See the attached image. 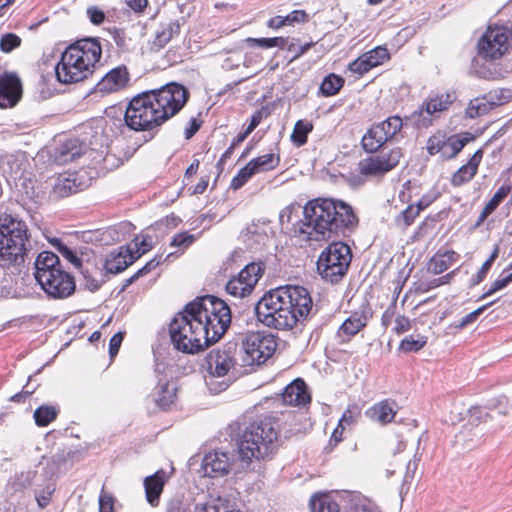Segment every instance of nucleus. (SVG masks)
I'll list each match as a JSON object with an SVG mask.
<instances>
[{"label": "nucleus", "mask_w": 512, "mask_h": 512, "mask_svg": "<svg viewBox=\"0 0 512 512\" xmlns=\"http://www.w3.org/2000/svg\"><path fill=\"white\" fill-rule=\"evenodd\" d=\"M313 45V42H308L305 43L304 45H299L297 43L291 42L288 43L287 50L294 54L292 60H295L302 56L304 53H306Z\"/></svg>", "instance_id": "052dcab7"}, {"label": "nucleus", "mask_w": 512, "mask_h": 512, "mask_svg": "<svg viewBox=\"0 0 512 512\" xmlns=\"http://www.w3.org/2000/svg\"><path fill=\"white\" fill-rule=\"evenodd\" d=\"M449 141V144L451 145V149L454 153V156H456L466 145L468 138L466 137H460L458 135H453L451 137L447 138Z\"/></svg>", "instance_id": "0e129e2a"}, {"label": "nucleus", "mask_w": 512, "mask_h": 512, "mask_svg": "<svg viewBox=\"0 0 512 512\" xmlns=\"http://www.w3.org/2000/svg\"><path fill=\"white\" fill-rule=\"evenodd\" d=\"M369 315L360 310L352 313L339 327L336 337L341 344L348 343L357 333L366 327Z\"/></svg>", "instance_id": "6ab92c4d"}, {"label": "nucleus", "mask_w": 512, "mask_h": 512, "mask_svg": "<svg viewBox=\"0 0 512 512\" xmlns=\"http://www.w3.org/2000/svg\"><path fill=\"white\" fill-rule=\"evenodd\" d=\"M494 303L491 302V303H488V304H485L479 308H477L476 310L468 313L467 315H465L460 324L458 325L459 328H463L465 326H467L468 324H471L473 323L474 321H476V319L489 307L491 306L492 304Z\"/></svg>", "instance_id": "13d9d810"}, {"label": "nucleus", "mask_w": 512, "mask_h": 512, "mask_svg": "<svg viewBox=\"0 0 512 512\" xmlns=\"http://www.w3.org/2000/svg\"><path fill=\"white\" fill-rule=\"evenodd\" d=\"M124 335L121 332H118L112 336L109 342V354L110 357L113 358L117 355L119 348L121 346V343L123 341Z\"/></svg>", "instance_id": "69168bd1"}, {"label": "nucleus", "mask_w": 512, "mask_h": 512, "mask_svg": "<svg viewBox=\"0 0 512 512\" xmlns=\"http://www.w3.org/2000/svg\"><path fill=\"white\" fill-rule=\"evenodd\" d=\"M377 124L373 125L362 137V147L365 151L373 153L382 147L386 137Z\"/></svg>", "instance_id": "2f4dec72"}, {"label": "nucleus", "mask_w": 512, "mask_h": 512, "mask_svg": "<svg viewBox=\"0 0 512 512\" xmlns=\"http://www.w3.org/2000/svg\"><path fill=\"white\" fill-rule=\"evenodd\" d=\"M482 159V151L477 150L469 159L467 164L461 166L452 176L451 183L453 186H461L469 182L477 172L478 166Z\"/></svg>", "instance_id": "bb28decb"}, {"label": "nucleus", "mask_w": 512, "mask_h": 512, "mask_svg": "<svg viewBox=\"0 0 512 512\" xmlns=\"http://www.w3.org/2000/svg\"><path fill=\"white\" fill-rule=\"evenodd\" d=\"M403 153L400 148H394L388 153H380L361 160L359 172L365 176H380L394 169L400 162Z\"/></svg>", "instance_id": "ddd939ff"}, {"label": "nucleus", "mask_w": 512, "mask_h": 512, "mask_svg": "<svg viewBox=\"0 0 512 512\" xmlns=\"http://www.w3.org/2000/svg\"><path fill=\"white\" fill-rule=\"evenodd\" d=\"M511 282H512V272L505 277L495 280L491 284L490 288L481 296L480 299H484V298L496 293L497 291L504 289Z\"/></svg>", "instance_id": "864d4df0"}, {"label": "nucleus", "mask_w": 512, "mask_h": 512, "mask_svg": "<svg viewBox=\"0 0 512 512\" xmlns=\"http://www.w3.org/2000/svg\"><path fill=\"white\" fill-rule=\"evenodd\" d=\"M278 431L269 419L250 424L238 441V455L242 463L249 465L253 459L270 457L277 449Z\"/></svg>", "instance_id": "0eeeda50"}, {"label": "nucleus", "mask_w": 512, "mask_h": 512, "mask_svg": "<svg viewBox=\"0 0 512 512\" xmlns=\"http://www.w3.org/2000/svg\"><path fill=\"white\" fill-rule=\"evenodd\" d=\"M21 45V38L14 33H6L0 38V49L4 53H10Z\"/></svg>", "instance_id": "de8ad7c7"}, {"label": "nucleus", "mask_w": 512, "mask_h": 512, "mask_svg": "<svg viewBox=\"0 0 512 512\" xmlns=\"http://www.w3.org/2000/svg\"><path fill=\"white\" fill-rule=\"evenodd\" d=\"M114 502L112 495L102 490L99 496V512H115Z\"/></svg>", "instance_id": "4d7b16f0"}, {"label": "nucleus", "mask_w": 512, "mask_h": 512, "mask_svg": "<svg viewBox=\"0 0 512 512\" xmlns=\"http://www.w3.org/2000/svg\"><path fill=\"white\" fill-rule=\"evenodd\" d=\"M364 55L366 56L368 62H370L373 68L383 64L386 60L390 58L388 50L381 46H378L364 53Z\"/></svg>", "instance_id": "c03bdc74"}, {"label": "nucleus", "mask_w": 512, "mask_h": 512, "mask_svg": "<svg viewBox=\"0 0 512 512\" xmlns=\"http://www.w3.org/2000/svg\"><path fill=\"white\" fill-rule=\"evenodd\" d=\"M35 476L36 472L33 470L22 471L16 474L8 481L6 493L13 495L17 492H22L32 484Z\"/></svg>", "instance_id": "473e14b6"}, {"label": "nucleus", "mask_w": 512, "mask_h": 512, "mask_svg": "<svg viewBox=\"0 0 512 512\" xmlns=\"http://www.w3.org/2000/svg\"><path fill=\"white\" fill-rule=\"evenodd\" d=\"M350 247L343 242H333L320 254L317 270L321 277L331 283L338 282L351 263Z\"/></svg>", "instance_id": "9d476101"}, {"label": "nucleus", "mask_w": 512, "mask_h": 512, "mask_svg": "<svg viewBox=\"0 0 512 512\" xmlns=\"http://www.w3.org/2000/svg\"><path fill=\"white\" fill-rule=\"evenodd\" d=\"M85 151V145L77 138L68 139L56 150L55 159L60 164L74 161Z\"/></svg>", "instance_id": "a878e982"}, {"label": "nucleus", "mask_w": 512, "mask_h": 512, "mask_svg": "<svg viewBox=\"0 0 512 512\" xmlns=\"http://www.w3.org/2000/svg\"><path fill=\"white\" fill-rule=\"evenodd\" d=\"M372 68V65L368 62L364 54L349 64V70L359 75H363Z\"/></svg>", "instance_id": "603ef678"}, {"label": "nucleus", "mask_w": 512, "mask_h": 512, "mask_svg": "<svg viewBox=\"0 0 512 512\" xmlns=\"http://www.w3.org/2000/svg\"><path fill=\"white\" fill-rule=\"evenodd\" d=\"M22 85L19 77L12 73L0 76V107H13L20 100Z\"/></svg>", "instance_id": "dca6fc26"}, {"label": "nucleus", "mask_w": 512, "mask_h": 512, "mask_svg": "<svg viewBox=\"0 0 512 512\" xmlns=\"http://www.w3.org/2000/svg\"><path fill=\"white\" fill-rule=\"evenodd\" d=\"M208 375L205 383L212 394H218L228 387L241 375L244 367L239 362V345L228 342L212 349L206 358Z\"/></svg>", "instance_id": "423d86ee"}, {"label": "nucleus", "mask_w": 512, "mask_h": 512, "mask_svg": "<svg viewBox=\"0 0 512 512\" xmlns=\"http://www.w3.org/2000/svg\"><path fill=\"white\" fill-rule=\"evenodd\" d=\"M52 190L50 197L58 200L70 196L80 190L79 185L76 183L74 173H64L52 179Z\"/></svg>", "instance_id": "412c9836"}, {"label": "nucleus", "mask_w": 512, "mask_h": 512, "mask_svg": "<svg viewBox=\"0 0 512 512\" xmlns=\"http://www.w3.org/2000/svg\"><path fill=\"white\" fill-rule=\"evenodd\" d=\"M509 188L502 186L500 187L493 197L489 200V202L485 205L482 212L479 215L478 221L476 222V226L481 225L485 219L494 212V210L499 206V204L504 200V198L508 195Z\"/></svg>", "instance_id": "c9c22d12"}, {"label": "nucleus", "mask_w": 512, "mask_h": 512, "mask_svg": "<svg viewBox=\"0 0 512 512\" xmlns=\"http://www.w3.org/2000/svg\"><path fill=\"white\" fill-rule=\"evenodd\" d=\"M263 273L264 267L261 263H250L228 281L226 291L234 297H246L254 290Z\"/></svg>", "instance_id": "f8f14e48"}, {"label": "nucleus", "mask_w": 512, "mask_h": 512, "mask_svg": "<svg viewBox=\"0 0 512 512\" xmlns=\"http://www.w3.org/2000/svg\"><path fill=\"white\" fill-rule=\"evenodd\" d=\"M20 170V164L14 155L0 156V171L4 177H16Z\"/></svg>", "instance_id": "58836bf2"}, {"label": "nucleus", "mask_w": 512, "mask_h": 512, "mask_svg": "<svg viewBox=\"0 0 512 512\" xmlns=\"http://www.w3.org/2000/svg\"><path fill=\"white\" fill-rule=\"evenodd\" d=\"M445 136L441 134L433 135L428 139L427 151L430 155L440 154L442 151V145L445 141Z\"/></svg>", "instance_id": "5fc2aeb1"}, {"label": "nucleus", "mask_w": 512, "mask_h": 512, "mask_svg": "<svg viewBox=\"0 0 512 512\" xmlns=\"http://www.w3.org/2000/svg\"><path fill=\"white\" fill-rule=\"evenodd\" d=\"M307 19L308 15L304 10H294L285 16V20L287 21L288 25L293 23L306 22Z\"/></svg>", "instance_id": "338daca9"}, {"label": "nucleus", "mask_w": 512, "mask_h": 512, "mask_svg": "<svg viewBox=\"0 0 512 512\" xmlns=\"http://www.w3.org/2000/svg\"><path fill=\"white\" fill-rule=\"evenodd\" d=\"M419 215V209L413 205L408 206L401 214L397 217L396 222L398 225L409 226L414 219Z\"/></svg>", "instance_id": "3c124183"}, {"label": "nucleus", "mask_w": 512, "mask_h": 512, "mask_svg": "<svg viewBox=\"0 0 512 512\" xmlns=\"http://www.w3.org/2000/svg\"><path fill=\"white\" fill-rule=\"evenodd\" d=\"M202 466L206 476L220 477L229 472L232 462L227 453L213 451L205 455Z\"/></svg>", "instance_id": "aec40b11"}, {"label": "nucleus", "mask_w": 512, "mask_h": 512, "mask_svg": "<svg viewBox=\"0 0 512 512\" xmlns=\"http://www.w3.org/2000/svg\"><path fill=\"white\" fill-rule=\"evenodd\" d=\"M255 174H257V172L248 162L232 179L231 188L234 190L240 189Z\"/></svg>", "instance_id": "a18cd8bd"}, {"label": "nucleus", "mask_w": 512, "mask_h": 512, "mask_svg": "<svg viewBox=\"0 0 512 512\" xmlns=\"http://www.w3.org/2000/svg\"><path fill=\"white\" fill-rule=\"evenodd\" d=\"M58 249L64 258H66L70 263H72L76 268L80 270L87 281V286L91 290H97L100 287V282L94 278V272H96V268L92 267L88 258H84V253H82L79 257L74 251L63 244H61Z\"/></svg>", "instance_id": "f3484780"}, {"label": "nucleus", "mask_w": 512, "mask_h": 512, "mask_svg": "<svg viewBox=\"0 0 512 512\" xmlns=\"http://www.w3.org/2000/svg\"><path fill=\"white\" fill-rule=\"evenodd\" d=\"M449 141V144L451 145V149L454 153V156H456L466 145L468 138L466 137H460L458 135H453L451 137L447 138Z\"/></svg>", "instance_id": "e2e57ef3"}, {"label": "nucleus", "mask_w": 512, "mask_h": 512, "mask_svg": "<svg viewBox=\"0 0 512 512\" xmlns=\"http://www.w3.org/2000/svg\"><path fill=\"white\" fill-rule=\"evenodd\" d=\"M277 342L275 336L267 332H249L239 345V362L244 371L265 363L275 352Z\"/></svg>", "instance_id": "1a4fd4ad"}, {"label": "nucleus", "mask_w": 512, "mask_h": 512, "mask_svg": "<svg viewBox=\"0 0 512 512\" xmlns=\"http://www.w3.org/2000/svg\"><path fill=\"white\" fill-rule=\"evenodd\" d=\"M151 241L152 239L148 235H141L134 238L130 247L133 249L136 259L152 248Z\"/></svg>", "instance_id": "49530a36"}, {"label": "nucleus", "mask_w": 512, "mask_h": 512, "mask_svg": "<svg viewBox=\"0 0 512 512\" xmlns=\"http://www.w3.org/2000/svg\"><path fill=\"white\" fill-rule=\"evenodd\" d=\"M87 16L94 25H100L105 20V13L96 6L87 8Z\"/></svg>", "instance_id": "680f3d73"}, {"label": "nucleus", "mask_w": 512, "mask_h": 512, "mask_svg": "<svg viewBox=\"0 0 512 512\" xmlns=\"http://www.w3.org/2000/svg\"><path fill=\"white\" fill-rule=\"evenodd\" d=\"M195 241V236L188 232H182L175 235L171 241V246L180 250L187 249Z\"/></svg>", "instance_id": "8fccbe9b"}, {"label": "nucleus", "mask_w": 512, "mask_h": 512, "mask_svg": "<svg viewBox=\"0 0 512 512\" xmlns=\"http://www.w3.org/2000/svg\"><path fill=\"white\" fill-rule=\"evenodd\" d=\"M377 125L381 130H383L382 132L388 141L401 130L403 122L399 116H392L378 123Z\"/></svg>", "instance_id": "ea45409f"}, {"label": "nucleus", "mask_w": 512, "mask_h": 512, "mask_svg": "<svg viewBox=\"0 0 512 512\" xmlns=\"http://www.w3.org/2000/svg\"><path fill=\"white\" fill-rule=\"evenodd\" d=\"M137 260L134 256L133 249L128 246L127 248L121 247L117 254L113 252L105 262V268L109 273L117 274L125 270L129 265Z\"/></svg>", "instance_id": "b1692460"}, {"label": "nucleus", "mask_w": 512, "mask_h": 512, "mask_svg": "<svg viewBox=\"0 0 512 512\" xmlns=\"http://www.w3.org/2000/svg\"><path fill=\"white\" fill-rule=\"evenodd\" d=\"M177 388L173 383H163L155 389L152 394L155 404L162 408L167 409L176 399Z\"/></svg>", "instance_id": "7c9ffc66"}, {"label": "nucleus", "mask_w": 512, "mask_h": 512, "mask_svg": "<svg viewBox=\"0 0 512 512\" xmlns=\"http://www.w3.org/2000/svg\"><path fill=\"white\" fill-rule=\"evenodd\" d=\"M41 289L51 298L64 299L72 295L76 284L74 277L63 268L49 274L46 278H41L38 282Z\"/></svg>", "instance_id": "4468645a"}, {"label": "nucleus", "mask_w": 512, "mask_h": 512, "mask_svg": "<svg viewBox=\"0 0 512 512\" xmlns=\"http://www.w3.org/2000/svg\"><path fill=\"white\" fill-rule=\"evenodd\" d=\"M279 162V156L273 153H268L249 161L251 167H253L257 173L273 170L279 165Z\"/></svg>", "instance_id": "e433bc0d"}, {"label": "nucleus", "mask_w": 512, "mask_h": 512, "mask_svg": "<svg viewBox=\"0 0 512 512\" xmlns=\"http://www.w3.org/2000/svg\"><path fill=\"white\" fill-rule=\"evenodd\" d=\"M511 41L512 26H489L478 42V53L485 60H498L509 51Z\"/></svg>", "instance_id": "9b49d317"}, {"label": "nucleus", "mask_w": 512, "mask_h": 512, "mask_svg": "<svg viewBox=\"0 0 512 512\" xmlns=\"http://www.w3.org/2000/svg\"><path fill=\"white\" fill-rule=\"evenodd\" d=\"M427 338L421 335H410L401 341L400 348L405 352H416L426 344Z\"/></svg>", "instance_id": "37998d69"}, {"label": "nucleus", "mask_w": 512, "mask_h": 512, "mask_svg": "<svg viewBox=\"0 0 512 512\" xmlns=\"http://www.w3.org/2000/svg\"><path fill=\"white\" fill-rule=\"evenodd\" d=\"M129 79V72L124 65L115 67L97 83L95 92L102 95L118 92L127 87Z\"/></svg>", "instance_id": "2eb2a0df"}, {"label": "nucleus", "mask_w": 512, "mask_h": 512, "mask_svg": "<svg viewBox=\"0 0 512 512\" xmlns=\"http://www.w3.org/2000/svg\"><path fill=\"white\" fill-rule=\"evenodd\" d=\"M165 482L166 478L163 470H159L144 479L146 500L151 506L155 507L159 504Z\"/></svg>", "instance_id": "393cba45"}, {"label": "nucleus", "mask_w": 512, "mask_h": 512, "mask_svg": "<svg viewBox=\"0 0 512 512\" xmlns=\"http://www.w3.org/2000/svg\"><path fill=\"white\" fill-rule=\"evenodd\" d=\"M313 125L310 122L299 120L294 126L293 133L291 135L292 141L297 146H302L307 142V135L312 131Z\"/></svg>", "instance_id": "a19ab883"}, {"label": "nucleus", "mask_w": 512, "mask_h": 512, "mask_svg": "<svg viewBox=\"0 0 512 512\" xmlns=\"http://www.w3.org/2000/svg\"><path fill=\"white\" fill-rule=\"evenodd\" d=\"M343 79L335 74H330L324 78L320 86V91L325 96L335 95L343 86Z\"/></svg>", "instance_id": "79ce46f5"}, {"label": "nucleus", "mask_w": 512, "mask_h": 512, "mask_svg": "<svg viewBox=\"0 0 512 512\" xmlns=\"http://www.w3.org/2000/svg\"><path fill=\"white\" fill-rule=\"evenodd\" d=\"M351 509V512H380L373 502L362 497L353 499Z\"/></svg>", "instance_id": "09e8293b"}, {"label": "nucleus", "mask_w": 512, "mask_h": 512, "mask_svg": "<svg viewBox=\"0 0 512 512\" xmlns=\"http://www.w3.org/2000/svg\"><path fill=\"white\" fill-rule=\"evenodd\" d=\"M508 96L504 95V91L489 92L487 95L475 98L470 101L466 114L469 118H476L488 113L493 107L504 104Z\"/></svg>", "instance_id": "a211bd4d"}, {"label": "nucleus", "mask_w": 512, "mask_h": 512, "mask_svg": "<svg viewBox=\"0 0 512 512\" xmlns=\"http://www.w3.org/2000/svg\"><path fill=\"white\" fill-rule=\"evenodd\" d=\"M313 308L308 290L302 286H281L270 290L257 302V320L264 326L278 330H290L306 319Z\"/></svg>", "instance_id": "7ed1b4c3"}, {"label": "nucleus", "mask_w": 512, "mask_h": 512, "mask_svg": "<svg viewBox=\"0 0 512 512\" xmlns=\"http://www.w3.org/2000/svg\"><path fill=\"white\" fill-rule=\"evenodd\" d=\"M458 259L459 254L453 250L439 251L430 259L428 270L435 275L441 274L457 262Z\"/></svg>", "instance_id": "c85d7f7f"}, {"label": "nucleus", "mask_w": 512, "mask_h": 512, "mask_svg": "<svg viewBox=\"0 0 512 512\" xmlns=\"http://www.w3.org/2000/svg\"><path fill=\"white\" fill-rule=\"evenodd\" d=\"M180 32V25L177 21H170L162 24L155 32V37L151 42V49L159 51L162 49L175 35Z\"/></svg>", "instance_id": "c756f323"}, {"label": "nucleus", "mask_w": 512, "mask_h": 512, "mask_svg": "<svg viewBox=\"0 0 512 512\" xmlns=\"http://www.w3.org/2000/svg\"><path fill=\"white\" fill-rule=\"evenodd\" d=\"M102 47L98 39L85 38L71 44L62 53L55 72L59 82L70 84L82 81L92 74L100 61Z\"/></svg>", "instance_id": "39448f33"}, {"label": "nucleus", "mask_w": 512, "mask_h": 512, "mask_svg": "<svg viewBox=\"0 0 512 512\" xmlns=\"http://www.w3.org/2000/svg\"><path fill=\"white\" fill-rule=\"evenodd\" d=\"M58 410L54 406L42 405L34 411L35 423L44 427L49 425L57 417Z\"/></svg>", "instance_id": "4c0bfd02"}, {"label": "nucleus", "mask_w": 512, "mask_h": 512, "mask_svg": "<svg viewBox=\"0 0 512 512\" xmlns=\"http://www.w3.org/2000/svg\"><path fill=\"white\" fill-rule=\"evenodd\" d=\"M27 227L9 215L0 217V265H20L26 254Z\"/></svg>", "instance_id": "6e6552de"}, {"label": "nucleus", "mask_w": 512, "mask_h": 512, "mask_svg": "<svg viewBox=\"0 0 512 512\" xmlns=\"http://www.w3.org/2000/svg\"><path fill=\"white\" fill-rule=\"evenodd\" d=\"M396 415L393 403L388 400H383L366 411V416L375 422H379L383 425L390 423Z\"/></svg>", "instance_id": "cd10ccee"}, {"label": "nucleus", "mask_w": 512, "mask_h": 512, "mask_svg": "<svg viewBox=\"0 0 512 512\" xmlns=\"http://www.w3.org/2000/svg\"><path fill=\"white\" fill-rule=\"evenodd\" d=\"M59 257L50 251L41 252L35 261V272L34 277L37 283L41 281V278H46L49 274L56 272L58 269H62Z\"/></svg>", "instance_id": "4be33fe9"}, {"label": "nucleus", "mask_w": 512, "mask_h": 512, "mask_svg": "<svg viewBox=\"0 0 512 512\" xmlns=\"http://www.w3.org/2000/svg\"><path fill=\"white\" fill-rule=\"evenodd\" d=\"M231 323L229 306L221 299L207 295L188 303L169 325L174 348L195 354L217 342Z\"/></svg>", "instance_id": "f257e3e1"}, {"label": "nucleus", "mask_w": 512, "mask_h": 512, "mask_svg": "<svg viewBox=\"0 0 512 512\" xmlns=\"http://www.w3.org/2000/svg\"><path fill=\"white\" fill-rule=\"evenodd\" d=\"M303 213L300 233L305 234L307 240H330L358 222L351 205L333 198L311 200L304 206Z\"/></svg>", "instance_id": "20e7f679"}, {"label": "nucleus", "mask_w": 512, "mask_h": 512, "mask_svg": "<svg viewBox=\"0 0 512 512\" xmlns=\"http://www.w3.org/2000/svg\"><path fill=\"white\" fill-rule=\"evenodd\" d=\"M411 328L410 320L405 316H398L395 319L394 330L396 333L401 334L408 331Z\"/></svg>", "instance_id": "774afa93"}, {"label": "nucleus", "mask_w": 512, "mask_h": 512, "mask_svg": "<svg viewBox=\"0 0 512 512\" xmlns=\"http://www.w3.org/2000/svg\"><path fill=\"white\" fill-rule=\"evenodd\" d=\"M312 512H339L338 503L328 494H316L310 500Z\"/></svg>", "instance_id": "f704fd0d"}, {"label": "nucleus", "mask_w": 512, "mask_h": 512, "mask_svg": "<svg viewBox=\"0 0 512 512\" xmlns=\"http://www.w3.org/2000/svg\"><path fill=\"white\" fill-rule=\"evenodd\" d=\"M454 100V93L441 94L423 103L420 113L422 114L425 111L427 114L432 115L436 112L444 111Z\"/></svg>", "instance_id": "72a5a7b5"}, {"label": "nucleus", "mask_w": 512, "mask_h": 512, "mask_svg": "<svg viewBox=\"0 0 512 512\" xmlns=\"http://www.w3.org/2000/svg\"><path fill=\"white\" fill-rule=\"evenodd\" d=\"M54 487L51 484H48L45 488H43L40 492L36 494V500L41 508H45L51 499V495L54 492Z\"/></svg>", "instance_id": "bf43d9fd"}, {"label": "nucleus", "mask_w": 512, "mask_h": 512, "mask_svg": "<svg viewBox=\"0 0 512 512\" xmlns=\"http://www.w3.org/2000/svg\"><path fill=\"white\" fill-rule=\"evenodd\" d=\"M360 415V409L356 405L349 406L343 413L339 426L345 427V425H350L356 421V419Z\"/></svg>", "instance_id": "6e6d98bb"}, {"label": "nucleus", "mask_w": 512, "mask_h": 512, "mask_svg": "<svg viewBox=\"0 0 512 512\" xmlns=\"http://www.w3.org/2000/svg\"><path fill=\"white\" fill-rule=\"evenodd\" d=\"M282 399L285 404L301 406L309 403L311 397L305 382L302 379H296L285 388Z\"/></svg>", "instance_id": "5701e85b"}, {"label": "nucleus", "mask_w": 512, "mask_h": 512, "mask_svg": "<svg viewBox=\"0 0 512 512\" xmlns=\"http://www.w3.org/2000/svg\"><path fill=\"white\" fill-rule=\"evenodd\" d=\"M189 96V91L176 82L139 94L125 110V123L134 131L158 128L183 109Z\"/></svg>", "instance_id": "f03ea898"}]
</instances>
